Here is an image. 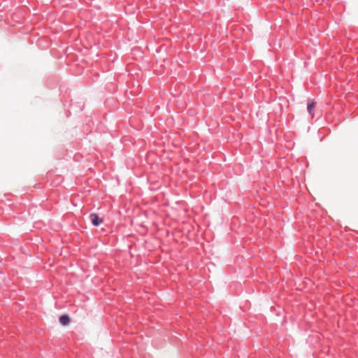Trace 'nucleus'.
<instances>
[{
    "mask_svg": "<svg viewBox=\"0 0 358 358\" xmlns=\"http://www.w3.org/2000/svg\"><path fill=\"white\" fill-rule=\"evenodd\" d=\"M90 217L91 222L94 226L97 227L103 222V219L100 218L96 213L91 214Z\"/></svg>",
    "mask_w": 358,
    "mask_h": 358,
    "instance_id": "nucleus-1",
    "label": "nucleus"
},
{
    "mask_svg": "<svg viewBox=\"0 0 358 358\" xmlns=\"http://www.w3.org/2000/svg\"><path fill=\"white\" fill-rule=\"evenodd\" d=\"M315 106H316V102L314 101H311L310 102H309L307 106V110H308V113L311 115L312 117H314V114L313 112L315 110Z\"/></svg>",
    "mask_w": 358,
    "mask_h": 358,
    "instance_id": "nucleus-2",
    "label": "nucleus"
},
{
    "mask_svg": "<svg viewBox=\"0 0 358 358\" xmlns=\"http://www.w3.org/2000/svg\"><path fill=\"white\" fill-rule=\"evenodd\" d=\"M59 322L62 325L66 326L69 324L70 318L68 315H64L59 317Z\"/></svg>",
    "mask_w": 358,
    "mask_h": 358,
    "instance_id": "nucleus-3",
    "label": "nucleus"
}]
</instances>
